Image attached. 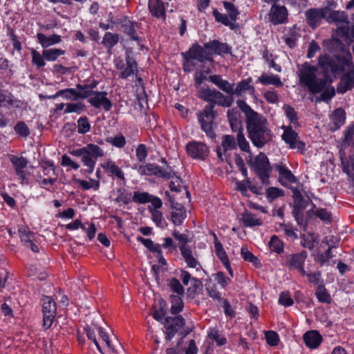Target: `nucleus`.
I'll list each match as a JSON object with an SVG mask.
<instances>
[{"instance_id": "1", "label": "nucleus", "mask_w": 354, "mask_h": 354, "mask_svg": "<svg viewBox=\"0 0 354 354\" xmlns=\"http://www.w3.org/2000/svg\"><path fill=\"white\" fill-rule=\"evenodd\" d=\"M319 66L322 70L320 76L315 66L304 63L299 72L300 83L306 86L313 94L322 93L320 99L329 101L335 94L334 87L331 86L332 79L329 73L337 75L344 71L345 66H349L346 59L333 58L326 55H320L318 59Z\"/></svg>"}, {"instance_id": "2", "label": "nucleus", "mask_w": 354, "mask_h": 354, "mask_svg": "<svg viewBox=\"0 0 354 354\" xmlns=\"http://www.w3.org/2000/svg\"><path fill=\"white\" fill-rule=\"evenodd\" d=\"M198 93L201 99L209 102L203 111L198 112V121L201 129L207 136L213 138L215 136L212 129V124L216 118V113L214 111L215 104L223 107H230L234 102V97L226 96L217 90L211 89L207 86L200 88Z\"/></svg>"}, {"instance_id": "3", "label": "nucleus", "mask_w": 354, "mask_h": 354, "mask_svg": "<svg viewBox=\"0 0 354 354\" xmlns=\"http://www.w3.org/2000/svg\"><path fill=\"white\" fill-rule=\"evenodd\" d=\"M236 104L245 116L246 128L252 144L258 148H262L270 142L274 136L269 128L268 120L252 109L245 101L239 100Z\"/></svg>"}, {"instance_id": "4", "label": "nucleus", "mask_w": 354, "mask_h": 354, "mask_svg": "<svg viewBox=\"0 0 354 354\" xmlns=\"http://www.w3.org/2000/svg\"><path fill=\"white\" fill-rule=\"evenodd\" d=\"M71 153L81 158L83 164L87 167L86 172L88 174L93 172L97 159L104 156L103 150L94 144H88L82 148L73 150Z\"/></svg>"}, {"instance_id": "5", "label": "nucleus", "mask_w": 354, "mask_h": 354, "mask_svg": "<svg viewBox=\"0 0 354 354\" xmlns=\"http://www.w3.org/2000/svg\"><path fill=\"white\" fill-rule=\"evenodd\" d=\"M247 163L250 165L257 174L263 184L268 183L269 174L271 171V167L268 157L264 153L261 152L254 160L251 156L246 160Z\"/></svg>"}, {"instance_id": "6", "label": "nucleus", "mask_w": 354, "mask_h": 354, "mask_svg": "<svg viewBox=\"0 0 354 354\" xmlns=\"http://www.w3.org/2000/svg\"><path fill=\"white\" fill-rule=\"evenodd\" d=\"M293 198V210L292 214L299 225H303V211L306 209L308 205L311 203V196L306 194L307 198L303 196L301 191L298 188L292 187Z\"/></svg>"}, {"instance_id": "7", "label": "nucleus", "mask_w": 354, "mask_h": 354, "mask_svg": "<svg viewBox=\"0 0 354 354\" xmlns=\"http://www.w3.org/2000/svg\"><path fill=\"white\" fill-rule=\"evenodd\" d=\"M109 21L113 24L120 25L124 33L131 40L136 41L138 44L142 41L141 37L137 33V30L140 28V24L138 22L131 21L127 16L118 18L116 21H113V18L110 17Z\"/></svg>"}, {"instance_id": "8", "label": "nucleus", "mask_w": 354, "mask_h": 354, "mask_svg": "<svg viewBox=\"0 0 354 354\" xmlns=\"http://www.w3.org/2000/svg\"><path fill=\"white\" fill-rule=\"evenodd\" d=\"M41 302L44 316L43 326L48 329L53 322L57 313V306L55 301L50 297L44 296L41 299Z\"/></svg>"}, {"instance_id": "9", "label": "nucleus", "mask_w": 354, "mask_h": 354, "mask_svg": "<svg viewBox=\"0 0 354 354\" xmlns=\"http://www.w3.org/2000/svg\"><path fill=\"white\" fill-rule=\"evenodd\" d=\"M307 257V252L305 250L299 253L287 255L284 266L288 270H297L302 277H305L304 263Z\"/></svg>"}, {"instance_id": "10", "label": "nucleus", "mask_w": 354, "mask_h": 354, "mask_svg": "<svg viewBox=\"0 0 354 354\" xmlns=\"http://www.w3.org/2000/svg\"><path fill=\"white\" fill-rule=\"evenodd\" d=\"M182 55L185 62H189L192 59L203 62L205 60L212 61L211 53L204 49L198 44H193L187 52L183 53Z\"/></svg>"}, {"instance_id": "11", "label": "nucleus", "mask_w": 354, "mask_h": 354, "mask_svg": "<svg viewBox=\"0 0 354 354\" xmlns=\"http://www.w3.org/2000/svg\"><path fill=\"white\" fill-rule=\"evenodd\" d=\"M10 160L13 165L16 174L21 180V183L28 184L30 173L24 170V169L28 166V161L27 159L22 156L18 157L11 155L10 157Z\"/></svg>"}, {"instance_id": "12", "label": "nucleus", "mask_w": 354, "mask_h": 354, "mask_svg": "<svg viewBox=\"0 0 354 354\" xmlns=\"http://www.w3.org/2000/svg\"><path fill=\"white\" fill-rule=\"evenodd\" d=\"M185 324V320L181 315L168 317L165 320L166 329L165 339L171 340L175 334Z\"/></svg>"}, {"instance_id": "13", "label": "nucleus", "mask_w": 354, "mask_h": 354, "mask_svg": "<svg viewBox=\"0 0 354 354\" xmlns=\"http://www.w3.org/2000/svg\"><path fill=\"white\" fill-rule=\"evenodd\" d=\"M328 8L321 9L310 8L305 12L308 24L313 28L319 26L322 19L327 17Z\"/></svg>"}, {"instance_id": "14", "label": "nucleus", "mask_w": 354, "mask_h": 354, "mask_svg": "<svg viewBox=\"0 0 354 354\" xmlns=\"http://www.w3.org/2000/svg\"><path fill=\"white\" fill-rule=\"evenodd\" d=\"M187 153L195 159L204 160L209 154L208 147L201 142H190L186 147Z\"/></svg>"}, {"instance_id": "15", "label": "nucleus", "mask_w": 354, "mask_h": 354, "mask_svg": "<svg viewBox=\"0 0 354 354\" xmlns=\"http://www.w3.org/2000/svg\"><path fill=\"white\" fill-rule=\"evenodd\" d=\"M282 139L289 145L291 149H296L299 151L305 149V143L299 139L298 133L291 127L286 128L282 135Z\"/></svg>"}, {"instance_id": "16", "label": "nucleus", "mask_w": 354, "mask_h": 354, "mask_svg": "<svg viewBox=\"0 0 354 354\" xmlns=\"http://www.w3.org/2000/svg\"><path fill=\"white\" fill-rule=\"evenodd\" d=\"M288 17V10L283 6L273 4L268 14L269 21L274 25L283 24Z\"/></svg>"}, {"instance_id": "17", "label": "nucleus", "mask_w": 354, "mask_h": 354, "mask_svg": "<svg viewBox=\"0 0 354 354\" xmlns=\"http://www.w3.org/2000/svg\"><path fill=\"white\" fill-rule=\"evenodd\" d=\"M106 95L107 93L105 91H95L89 97L88 102L95 108L100 109L102 107L105 111H108L111 109L112 103L107 98Z\"/></svg>"}, {"instance_id": "18", "label": "nucleus", "mask_w": 354, "mask_h": 354, "mask_svg": "<svg viewBox=\"0 0 354 354\" xmlns=\"http://www.w3.org/2000/svg\"><path fill=\"white\" fill-rule=\"evenodd\" d=\"M221 139V147H217L216 153L218 157L221 160H223V154H225L227 151L235 149L236 148V142L234 137L230 135H224Z\"/></svg>"}, {"instance_id": "19", "label": "nucleus", "mask_w": 354, "mask_h": 354, "mask_svg": "<svg viewBox=\"0 0 354 354\" xmlns=\"http://www.w3.org/2000/svg\"><path fill=\"white\" fill-rule=\"evenodd\" d=\"M204 47L207 52L221 55L230 53L231 48L225 43H221L218 40H213L209 42L205 43Z\"/></svg>"}, {"instance_id": "20", "label": "nucleus", "mask_w": 354, "mask_h": 354, "mask_svg": "<svg viewBox=\"0 0 354 354\" xmlns=\"http://www.w3.org/2000/svg\"><path fill=\"white\" fill-rule=\"evenodd\" d=\"M354 87V71H348L344 74L337 86V91L339 93H344Z\"/></svg>"}, {"instance_id": "21", "label": "nucleus", "mask_w": 354, "mask_h": 354, "mask_svg": "<svg viewBox=\"0 0 354 354\" xmlns=\"http://www.w3.org/2000/svg\"><path fill=\"white\" fill-rule=\"evenodd\" d=\"M88 95L83 93H77V91L74 88H66L59 90L55 95L48 97L49 99H55L59 96H62L66 99L72 100H78L80 99H85Z\"/></svg>"}, {"instance_id": "22", "label": "nucleus", "mask_w": 354, "mask_h": 354, "mask_svg": "<svg viewBox=\"0 0 354 354\" xmlns=\"http://www.w3.org/2000/svg\"><path fill=\"white\" fill-rule=\"evenodd\" d=\"M304 341L310 348H317L322 341L321 335L316 330H310L304 335Z\"/></svg>"}, {"instance_id": "23", "label": "nucleus", "mask_w": 354, "mask_h": 354, "mask_svg": "<svg viewBox=\"0 0 354 354\" xmlns=\"http://www.w3.org/2000/svg\"><path fill=\"white\" fill-rule=\"evenodd\" d=\"M171 221L175 225H180L186 218V212L183 206L176 203L171 205Z\"/></svg>"}, {"instance_id": "24", "label": "nucleus", "mask_w": 354, "mask_h": 354, "mask_svg": "<svg viewBox=\"0 0 354 354\" xmlns=\"http://www.w3.org/2000/svg\"><path fill=\"white\" fill-rule=\"evenodd\" d=\"M149 10L151 15L157 18L165 19V6L160 0H149Z\"/></svg>"}, {"instance_id": "25", "label": "nucleus", "mask_w": 354, "mask_h": 354, "mask_svg": "<svg viewBox=\"0 0 354 354\" xmlns=\"http://www.w3.org/2000/svg\"><path fill=\"white\" fill-rule=\"evenodd\" d=\"M345 111L342 108L335 109L330 117V127L332 130L339 129L345 122Z\"/></svg>"}, {"instance_id": "26", "label": "nucleus", "mask_w": 354, "mask_h": 354, "mask_svg": "<svg viewBox=\"0 0 354 354\" xmlns=\"http://www.w3.org/2000/svg\"><path fill=\"white\" fill-rule=\"evenodd\" d=\"M179 249L185 261L189 268H196L197 266H200L199 262L194 257L193 252L190 247L187 245H179Z\"/></svg>"}, {"instance_id": "27", "label": "nucleus", "mask_w": 354, "mask_h": 354, "mask_svg": "<svg viewBox=\"0 0 354 354\" xmlns=\"http://www.w3.org/2000/svg\"><path fill=\"white\" fill-rule=\"evenodd\" d=\"M276 170L279 172L280 176V180L282 185H285L287 183H295L297 179L286 166L283 165H276Z\"/></svg>"}, {"instance_id": "28", "label": "nucleus", "mask_w": 354, "mask_h": 354, "mask_svg": "<svg viewBox=\"0 0 354 354\" xmlns=\"http://www.w3.org/2000/svg\"><path fill=\"white\" fill-rule=\"evenodd\" d=\"M102 167L105 170L106 172L112 176H115L120 180H124L125 179L124 173L122 169L115 165L112 160H107L106 162L101 164Z\"/></svg>"}, {"instance_id": "29", "label": "nucleus", "mask_w": 354, "mask_h": 354, "mask_svg": "<svg viewBox=\"0 0 354 354\" xmlns=\"http://www.w3.org/2000/svg\"><path fill=\"white\" fill-rule=\"evenodd\" d=\"M37 37L39 44L44 48L55 44H58L62 41L61 36L56 34L50 36H46L44 34L39 32L37 33Z\"/></svg>"}, {"instance_id": "30", "label": "nucleus", "mask_w": 354, "mask_h": 354, "mask_svg": "<svg viewBox=\"0 0 354 354\" xmlns=\"http://www.w3.org/2000/svg\"><path fill=\"white\" fill-rule=\"evenodd\" d=\"M119 41V35L116 33H112L110 32H105L102 44L107 49V53L109 55L112 54V48Z\"/></svg>"}, {"instance_id": "31", "label": "nucleus", "mask_w": 354, "mask_h": 354, "mask_svg": "<svg viewBox=\"0 0 354 354\" xmlns=\"http://www.w3.org/2000/svg\"><path fill=\"white\" fill-rule=\"evenodd\" d=\"M258 81L263 85H274L277 87H280L283 85L280 77L278 75L271 73H263L262 75L258 77Z\"/></svg>"}, {"instance_id": "32", "label": "nucleus", "mask_w": 354, "mask_h": 354, "mask_svg": "<svg viewBox=\"0 0 354 354\" xmlns=\"http://www.w3.org/2000/svg\"><path fill=\"white\" fill-rule=\"evenodd\" d=\"M126 68L122 71L120 74V77L122 79L127 78L131 75L133 74L135 71H137V63L129 55L126 56Z\"/></svg>"}, {"instance_id": "33", "label": "nucleus", "mask_w": 354, "mask_h": 354, "mask_svg": "<svg viewBox=\"0 0 354 354\" xmlns=\"http://www.w3.org/2000/svg\"><path fill=\"white\" fill-rule=\"evenodd\" d=\"M252 78L243 80L239 82L235 88H234V95L239 97L241 96L243 93L245 91H254V88L250 84Z\"/></svg>"}, {"instance_id": "34", "label": "nucleus", "mask_w": 354, "mask_h": 354, "mask_svg": "<svg viewBox=\"0 0 354 354\" xmlns=\"http://www.w3.org/2000/svg\"><path fill=\"white\" fill-rule=\"evenodd\" d=\"M241 221L245 227L260 226L263 223L261 219L257 218L254 214L248 212L242 214Z\"/></svg>"}, {"instance_id": "35", "label": "nucleus", "mask_w": 354, "mask_h": 354, "mask_svg": "<svg viewBox=\"0 0 354 354\" xmlns=\"http://www.w3.org/2000/svg\"><path fill=\"white\" fill-rule=\"evenodd\" d=\"M212 14L217 22L229 26L231 30H236L238 28V24L233 23L227 15L219 12L216 9L213 10Z\"/></svg>"}, {"instance_id": "36", "label": "nucleus", "mask_w": 354, "mask_h": 354, "mask_svg": "<svg viewBox=\"0 0 354 354\" xmlns=\"http://www.w3.org/2000/svg\"><path fill=\"white\" fill-rule=\"evenodd\" d=\"M326 19L336 23H345L346 26L348 24V17L344 12L335 11L330 8H328Z\"/></svg>"}, {"instance_id": "37", "label": "nucleus", "mask_w": 354, "mask_h": 354, "mask_svg": "<svg viewBox=\"0 0 354 354\" xmlns=\"http://www.w3.org/2000/svg\"><path fill=\"white\" fill-rule=\"evenodd\" d=\"M183 295H171V313L173 315H176L181 312L184 307V304L182 299Z\"/></svg>"}, {"instance_id": "38", "label": "nucleus", "mask_w": 354, "mask_h": 354, "mask_svg": "<svg viewBox=\"0 0 354 354\" xmlns=\"http://www.w3.org/2000/svg\"><path fill=\"white\" fill-rule=\"evenodd\" d=\"M7 103L10 106H19V101L14 97L12 93L7 91L0 89V104Z\"/></svg>"}, {"instance_id": "39", "label": "nucleus", "mask_w": 354, "mask_h": 354, "mask_svg": "<svg viewBox=\"0 0 354 354\" xmlns=\"http://www.w3.org/2000/svg\"><path fill=\"white\" fill-rule=\"evenodd\" d=\"M223 6L226 10L227 17L233 23H235L237 19V16L239 15V11L237 8L232 3L228 1H223Z\"/></svg>"}, {"instance_id": "40", "label": "nucleus", "mask_w": 354, "mask_h": 354, "mask_svg": "<svg viewBox=\"0 0 354 354\" xmlns=\"http://www.w3.org/2000/svg\"><path fill=\"white\" fill-rule=\"evenodd\" d=\"M65 53V50L58 48H50L43 51V57L47 61H55L57 57Z\"/></svg>"}, {"instance_id": "41", "label": "nucleus", "mask_w": 354, "mask_h": 354, "mask_svg": "<svg viewBox=\"0 0 354 354\" xmlns=\"http://www.w3.org/2000/svg\"><path fill=\"white\" fill-rule=\"evenodd\" d=\"M315 295L320 302L330 304L332 301L329 293L323 285L318 286L315 292Z\"/></svg>"}, {"instance_id": "42", "label": "nucleus", "mask_w": 354, "mask_h": 354, "mask_svg": "<svg viewBox=\"0 0 354 354\" xmlns=\"http://www.w3.org/2000/svg\"><path fill=\"white\" fill-rule=\"evenodd\" d=\"M137 240L142 243L147 248L153 252L160 254L162 252L160 245L158 244L155 245L153 242L149 239H145L142 236H138Z\"/></svg>"}, {"instance_id": "43", "label": "nucleus", "mask_w": 354, "mask_h": 354, "mask_svg": "<svg viewBox=\"0 0 354 354\" xmlns=\"http://www.w3.org/2000/svg\"><path fill=\"white\" fill-rule=\"evenodd\" d=\"M19 234L21 241L24 243L25 245H27L30 242L35 241L34 233L30 231V230L26 227L19 228Z\"/></svg>"}, {"instance_id": "44", "label": "nucleus", "mask_w": 354, "mask_h": 354, "mask_svg": "<svg viewBox=\"0 0 354 354\" xmlns=\"http://www.w3.org/2000/svg\"><path fill=\"white\" fill-rule=\"evenodd\" d=\"M269 247L272 251L278 254L281 253L283 250V243L276 235L271 237Z\"/></svg>"}, {"instance_id": "45", "label": "nucleus", "mask_w": 354, "mask_h": 354, "mask_svg": "<svg viewBox=\"0 0 354 354\" xmlns=\"http://www.w3.org/2000/svg\"><path fill=\"white\" fill-rule=\"evenodd\" d=\"M86 109V106L82 102L77 103H69L66 104V109L64 110V113H81L84 111Z\"/></svg>"}, {"instance_id": "46", "label": "nucleus", "mask_w": 354, "mask_h": 354, "mask_svg": "<svg viewBox=\"0 0 354 354\" xmlns=\"http://www.w3.org/2000/svg\"><path fill=\"white\" fill-rule=\"evenodd\" d=\"M151 196L148 192H134L132 201L136 203L145 204L149 203Z\"/></svg>"}, {"instance_id": "47", "label": "nucleus", "mask_w": 354, "mask_h": 354, "mask_svg": "<svg viewBox=\"0 0 354 354\" xmlns=\"http://www.w3.org/2000/svg\"><path fill=\"white\" fill-rule=\"evenodd\" d=\"M168 286L170 289L176 292V295H184V288L180 283L179 280L176 278H171L168 281Z\"/></svg>"}, {"instance_id": "48", "label": "nucleus", "mask_w": 354, "mask_h": 354, "mask_svg": "<svg viewBox=\"0 0 354 354\" xmlns=\"http://www.w3.org/2000/svg\"><path fill=\"white\" fill-rule=\"evenodd\" d=\"M215 252L217 257L221 260L222 263H224L229 261L228 257L223 249L222 243L216 240V244L214 245Z\"/></svg>"}, {"instance_id": "49", "label": "nucleus", "mask_w": 354, "mask_h": 354, "mask_svg": "<svg viewBox=\"0 0 354 354\" xmlns=\"http://www.w3.org/2000/svg\"><path fill=\"white\" fill-rule=\"evenodd\" d=\"M148 209L150 213L151 214V218L153 221L156 223V224L158 227H163V216L162 212L158 209L152 208L151 206H149Z\"/></svg>"}, {"instance_id": "50", "label": "nucleus", "mask_w": 354, "mask_h": 354, "mask_svg": "<svg viewBox=\"0 0 354 354\" xmlns=\"http://www.w3.org/2000/svg\"><path fill=\"white\" fill-rule=\"evenodd\" d=\"M77 127L79 133L84 134L88 132L91 129V125L88 122V119L86 116L81 117L77 120Z\"/></svg>"}, {"instance_id": "51", "label": "nucleus", "mask_w": 354, "mask_h": 354, "mask_svg": "<svg viewBox=\"0 0 354 354\" xmlns=\"http://www.w3.org/2000/svg\"><path fill=\"white\" fill-rule=\"evenodd\" d=\"M237 144L240 149L246 152H250V145L248 142L246 140L244 134L242 131H239L236 136Z\"/></svg>"}, {"instance_id": "52", "label": "nucleus", "mask_w": 354, "mask_h": 354, "mask_svg": "<svg viewBox=\"0 0 354 354\" xmlns=\"http://www.w3.org/2000/svg\"><path fill=\"white\" fill-rule=\"evenodd\" d=\"M15 130L17 134L22 137H28L30 134V131L28 126L24 122H19L15 126Z\"/></svg>"}, {"instance_id": "53", "label": "nucleus", "mask_w": 354, "mask_h": 354, "mask_svg": "<svg viewBox=\"0 0 354 354\" xmlns=\"http://www.w3.org/2000/svg\"><path fill=\"white\" fill-rule=\"evenodd\" d=\"M32 62L34 64L37 65L38 68L43 67L46 63L44 62V57L43 53L41 55L39 52L35 50H32Z\"/></svg>"}, {"instance_id": "54", "label": "nucleus", "mask_w": 354, "mask_h": 354, "mask_svg": "<svg viewBox=\"0 0 354 354\" xmlns=\"http://www.w3.org/2000/svg\"><path fill=\"white\" fill-rule=\"evenodd\" d=\"M241 254L242 258L248 262L256 263L258 261L257 258L248 250L246 246H243L241 250Z\"/></svg>"}, {"instance_id": "55", "label": "nucleus", "mask_w": 354, "mask_h": 354, "mask_svg": "<svg viewBox=\"0 0 354 354\" xmlns=\"http://www.w3.org/2000/svg\"><path fill=\"white\" fill-rule=\"evenodd\" d=\"M286 116L290 120L291 123L296 124L297 123V115L295 109L289 105H284L283 107Z\"/></svg>"}, {"instance_id": "56", "label": "nucleus", "mask_w": 354, "mask_h": 354, "mask_svg": "<svg viewBox=\"0 0 354 354\" xmlns=\"http://www.w3.org/2000/svg\"><path fill=\"white\" fill-rule=\"evenodd\" d=\"M283 191L276 187H271L266 190L267 198L271 202L276 198L283 196Z\"/></svg>"}, {"instance_id": "57", "label": "nucleus", "mask_w": 354, "mask_h": 354, "mask_svg": "<svg viewBox=\"0 0 354 354\" xmlns=\"http://www.w3.org/2000/svg\"><path fill=\"white\" fill-rule=\"evenodd\" d=\"M297 35L296 31L291 29L288 34L285 36V42L290 48H294L296 45Z\"/></svg>"}, {"instance_id": "58", "label": "nucleus", "mask_w": 354, "mask_h": 354, "mask_svg": "<svg viewBox=\"0 0 354 354\" xmlns=\"http://www.w3.org/2000/svg\"><path fill=\"white\" fill-rule=\"evenodd\" d=\"M265 336L267 343L269 345L274 346L278 344L279 338L278 334L276 332L272 330L268 331L266 333Z\"/></svg>"}, {"instance_id": "59", "label": "nucleus", "mask_w": 354, "mask_h": 354, "mask_svg": "<svg viewBox=\"0 0 354 354\" xmlns=\"http://www.w3.org/2000/svg\"><path fill=\"white\" fill-rule=\"evenodd\" d=\"M108 142H110L113 146L122 148L126 144V139L123 135L119 134L115 136L114 138H109L108 139Z\"/></svg>"}, {"instance_id": "60", "label": "nucleus", "mask_w": 354, "mask_h": 354, "mask_svg": "<svg viewBox=\"0 0 354 354\" xmlns=\"http://www.w3.org/2000/svg\"><path fill=\"white\" fill-rule=\"evenodd\" d=\"M136 158L140 162H144L147 156V147L144 144H140L136 148Z\"/></svg>"}, {"instance_id": "61", "label": "nucleus", "mask_w": 354, "mask_h": 354, "mask_svg": "<svg viewBox=\"0 0 354 354\" xmlns=\"http://www.w3.org/2000/svg\"><path fill=\"white\" fill-rule=\"evenodd\" d=\"M279 303L285 306H290L293 304V300L288 292H282L279 298Z\"/></svg>"}, {"instance_id": "62", "label": "nucleus", "mask_w": 354, "mask_h": 354, "mask_svg": "<svg viewBox=\"0 0 354 354\" xmlns=\"http://www.w3.org/2000/svg\"><path fill=\"white\" fill-rule=\"evenodd\" d=\"M155 164L149 163L145 165H140L138 168V171L140 175H153V168Z\"/></svg>"}, {"instance_id": "63", "label": "nucleus", "mask_w": 354, "mask_h": 354, "mask_svg": "<svg viewBox=\"0 0 354 354\" xmlns=\"http://www.w3.org/2000/svg\"><path fill=\"white\" fill-rule=\"evenodd\" d=\"M221 90L226 93L228 96L234 95V84H230L228 81L223 80L221 86L218 87Z\"/></svg>"}, {"instance_id": "64", "label": "nucleus", "mask_w": 354, "mask_h": 354, "mask_svg": "<svg viewBox=\"0 0 354 354\" xmlns=\"http://www.w3.org/2000/svg\"><path fill=\"white\" fill-rule=\"evenodd\" d=\"M250 185V180L249 178H245L243 181H238L236 183V189L241 192L243 195L247 193V189L249 188Z\"/></svg>"}]
</instances>
